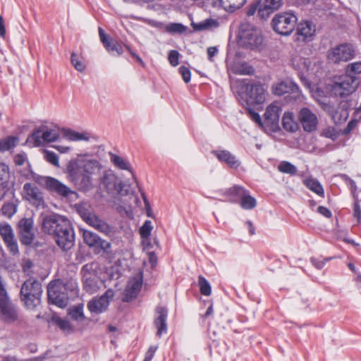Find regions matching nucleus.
Returning a JSON list of instances; mask_svg holds the SVG:
<instances>
[{"mask_svg": "<svg viewBox=\"0 0 361 361\" xmlns=\"http://www.w3.org/2000/svg\"><path fill=\"white\" fill-rule=\"evenodd\" d=\"M42 231L51 235L63 250H70L75 242V233L70 221L56 213L42 214L39 216Z\"/></svg>", "mask_w": 361, "mask_h": 361, "instance_id": "obj_1", "label": "nucleus"}, {"mask_svg": "<svg viewBox=\"0 0 361 361\" xmlns=\"http://www.w3.org/2000/svg\"><path fill=\"white\" fill-rule=\"evenodd\" d=\"M347 73L340 76L331 87V94L335 97H345L353 94L358 87L356 75L361 69H346Z\"/></svg>", "mask_w": 361, "mask_h": 361, "instance_id": "obj_2", "label": "nucleus"}, {"mask_svg": "<svg viewBox=\"0 0 361 361\" xmlns=\"http://www.w3.org/2000/svg\"><path fill=\"white\" fill-rule=\"evenodd\" d=\"M73 288L71 282L64 283L60 279L51 281L47 286L49 303L60 308L66 307L69 302L68 291L73 290Z\"/></svg>", "mask_w": 361, "mask_h": 361, "instance_id": "obj_3", "label": "nucleus"}, {"mask_svg": "<svg viewBox=\"0 0 361 361\" xmlns=\"http://www.w3.org/2000/svg\"><path fill=\"white\" fill-rule=\"evenodd\" d=\"M36 183L47 190L51 195L61 199L69 200L76 196L77 192L55 178L37 176L35 178Z\"/></svg>", "mask_w": 361, "mask_h": 361, "instance_id": "obj_4", "label": "nucleus"}, {"mask_svg": "<svg viewBox=\"0 0 361 361\" xmlns=\"http://www.w3.org/2000/svg\"><path fill=\"white\" fill-rule=\"evenodd\" d=\"M42 293L41 283L32 278L23 283L20 292L21 300L30 309H33L40 303Z\"/></svg>", "mask_w": 361, "mask_h": 361, "instance_id": "obj_5", "label": "nucleus"}, {"mask_svg": "<svg viewBox=\"0 0 361 361\" xmlns=\"http://www.w3.org/2000/svg\"><path fill=\"white\" fill-rule=\"evenodd\" d=\"M238 39V42L241 46L250 49L259 48L263 42L260 30L248 23L240 25Z\"/></svg>", "mask_w": 361, "mask_h": 361, "instance_id": "obj_6", "label": "nucleus"}, {"mask_svg": "<svg viewBox=\"0 0 361 361\" xmlns=\"http://www.w3.org/2000/svg\"><path fill=\"white\" fill-rule=\"evenodd\" d=\"M247 80L245 79L243 82L245 83V102L247 106H253L257 107V110L262 109V104L265 102L267 92L264 85L259 83L250 85Z\"/></svg>", "mask_w": 361, "mask_h": 361, "instance_id": "obj_7", "label": "nucleus"}, {"mask_svg": "<svg viewBox=\"0 0 361 361\" xmlns=\"http://www.w3.org/2000/svg\"><path fill=\"white\" fill-rule=\"evenodd\" d=\"M66 173L68 178L78 187L80 190L87 192L92 188V177L80 171L78 160L72 159L67 164Z\"/></svg>", "mask_w": 361, "mask_h": 361, "instance_id": "obj_8", "label": "nucleus"}, {"mask_svg": "<svg viewBox=\"0 0 361 361\" xmlns=\"http://www.w3.org/2000/svg\"><path fill=\"white\" fill-rule=\"evenodd\" d=\"M0 320L8 324L21 322L20 311L8 295L0 296Z\"/></svg>", "mask_w": 361, "mask_h": 361, "instance_id": "obj_9", "label": "nucleus"}, {"mask_svg": "<svg viewBox=\"0 0 361 361\" xmlns=\"http://www.w3.org/2000/svg\"><path fill=\"white\" fill-rule=\"evenodd\" d=\"M59 137V133L56 130L41 126L27 137L26 144L30 147H39L47 142H55Z\"/></svg>", "mask_w": 361, "mask_h": 361, "instance_id": "obj_10", "label": "nucleus"}, {"mask_svg": "<svg viewBox=\"0 0 361 361\" xmlns=\"http://www.w3.org/2000/svg\"><path fill=\"white\" fill-rule=\"evenodd\" d=\"M297 17L291 13H280L273 18L271 25L273 30L281 35H289L294 30Z\"/></svg>", "mask_w": 361, "mask_h": 361, "instance_id": "obj_11", "label": "nucleus"}, {"mask_svg": "<svg viewBox=\"0 0 361 361\" xmlns=\"http://www.w3.org/2000/svg\"><path fill=\"white\" fill-rule=\"evenodd\" d=\"M16 232L20 243L25 246H30L34 243L36 235V229L32 218H22L16 224Z\"/></svg>", "mask_w": 361, "mask_h": 361, "instance_id": "obj_12", "label": "nucleus"}, {"mask_svg": "<svg viewBox=\"0 0 361 361\" xmlns=\"http://www.w3.org/2000/svg\"><path fill=\"white\" fill-rule=\"evenodd\" d=\"M80 274L82 278L83 289L91 294L96 293L99 288V277L95 264L93 263L85 264L80 270Z\"/></svg>", "mask_w": 361, "mask_h": 361, "instance_id": "obj_13", "label": "nucleus"}, {"mask_svg": "<svg viewBox=\"0 0 361 361\" xmlns=\"http://www.w3.org/2000/svg\"><path fill=\"white\" fill-rule=\"evenodd\" d=\"M274 94L286 96V99L288 102H295L300 99L301 91L298 85L291 80H285L276 84L273 87Z\"/></svg>", "mask_w": 361, "mask_h": 361, "instance_id": "obj_14", "label": "nucleus"}, {"mask_svg": "<svg viewBox=\"0 0 361 361\" xmlns=\"http://www.w3.org/2000/svg\"><path fill=\"white\" fill-rule=\"evenodd\" d=\"M354 55L355 50L351 44H341L329 51L327 57L334 63H338L351 60Z\"/></svg>", "mask_w": 361, "mask_h": 361, "instance_id": "obj_15", "label": "nucleus"}, {"mask_svg": "<svg viewBox=\"0 0 361 361\" xmlns=\"http://www.w3.org/2000/svg\"><path fill=\"white\" fill-rule=\"evenodd\" d=\"M114 297V291L111 288L107 289L99 298H94L87 303V308L92 313L100 314L106 311L110 301Z\"/></svg>", "mask_w": 361, "mask_h": 361, "instance_id": "obj_16", "label": "nucleus"}, {"mask_svg": "<svg viewBox=\"0 0 361 361\" xmlns=\"http://www.w3.org/2000/svg\"><path fill=\"white\" fill-rule=\"evenodd\" d=\"M23 192L25 199L32 206L37 209L45 207L43 193L38 187L30 183H26L23 185Z\"/></svg>", "mask_w": 361, "mask_h": 361, "instance_id": "obj_17", "label": "nucleus"}, {"mask_svg": "<svg viewBox=\"0 0 361 361\" xmlns=\"http://www.w3.org/2000/svg\"><path fill=\"white\" fill-rule=\"evenodd\" d=\"M83 240L85 244L97 253L102 250L106 252L111 247L110 243L102 240L97 234L90 231H84Z\"/></svg>", "mask_w": 361, "mask_h": 361, "instance_id": "obj_18", "label": "nucleus"}, {"mask_svg": "<svg viewBox=\"0 0 361 361\" xmlns=\"http://www.w3.org/2000/svg\"><path fill=\"white\" fill-rule=\"evenodd\" d=\"M298 120L306 132H312L316 130V115L308 108L304 107L298 114Z\"/></svg>", "mask_w": 361, "mask_h": 361, "instance_id": "obj_19", "label": "nucleus"}, {"mask_svg": "<svg viewBox=\"0 0 361 361\" xmlns=\"http://www.w3.org/2000/svg\"><path fill=\"white\" fill-rule=\"evenodd\" d=\"M316 32L315 25L310 20H305L298 25L296 34L299 41H311Z\"/></svg>", "mask_w": 361, "mask_h": 361, "instance_id": "obj_20", "label": "nucleus"}, {"mask_svg": "<svg viewBox=\"0 0 361 361\" xmlns=\"http://www.w3.org/2000/svg\"><path fill=\"white\" fill-rule=\"evenodd\" d=\"M156 317L154 324L157 329V335L161 337L163 333L167 330L166 319L168 317V310L163 306H157L155 310Z\"/></svg>", "mask_w": 361, "mask_h": 361, "instance_id": "obj_21", "label": "nucleus"}, {"mask_svg": "<svg viewBox=\"0 0 361 361\" xmlns=\"http://www.w3.org/2000/svg\"><path fill=\"white\" fill-rule=\"evenodd\" d=\"M142 288V281L133 279L130 281L123 293L122 301L129 302L137 298Z\"/></svg>", "mask_w": 361, "mask_h": 361, "instance_id": "obj_22", "label": "nucleus"}, {"mask_svg": "<svg viewBox=\"0 0 361 361\" xmlns=\"http://www.w3.org/2000/svg\"><path fill=\"white\" fill-rule=\"evenodd\" d=\"M99 32L100 39L109 52L117 55L123 52V47L121 43L106 36L101 27L99 28Z\"/></svg>", "mask_w": 361, "mask_h": 361, "instance_id": "obj_23", "label": "nucleus"}, {"mask_svg": "<svg viewBox=\"0 0 361 361\" xmlns=\"http://www.w3.org/2000/svg\"><path fill=\"white\" fill-rule=\"evenodd\" d=\"M246 189L240 185H234L226 189L223 193L226 200L231 203H240Z\"/></svg>", "mask_w": 361, "mask_h": 361, "instance_id": "obj_24", "label": "nucleus"}, {"mask_svg": "<svg viewBox=\"0 0 361 361\" xmlns=\"http://www.w3.org/2000/svg\"><path fill=\"white\" fill-rule=\"evenodd\" d=\"M282 5V0H265L258 10V15L267 19L271 13L278 10Z\"/></svg>", "mask_w": 361, "mask_h": 361, "instance_id": "obj_25", "label": "nucleus"}, {"mask_svg": "<svg viewBox=\"0 0 361 361\" xmlns=\"http://www.w3.org/2000/svg\"><path fill=\"white\" fill-rule=\"evenodd\" d=\"M212 154L220 161L226 163L231 168L236 169L240 166V162L235 157L227 150H214Z\"/></svg>", "mask_w": 361, "mask_h": 361, "instance_id": "obj_26", "label": "nucleus"}, {"mask_svg": "<svg viewBox=\"0 0 361 361\" xmlns=\"http://www.w3.org/2000/svg\"><path fill=\"white\" fill-rule=\"evenodd\" d=\"M78 169L81 172L92 176L98 173L101 169V165L97 160H88L86 161H78Z\"/></svg>", "mask_w": 361, "mask_h": 361, "instance_id": "obj_27", "label": "nucleus"}, {"mask_svg": "<svg viewBox=\"0 0 361 361\" xmlns=\"http://www.w3.org/2000/svg\"><path fill=\"white\" fill-rule=\"evenodd\" d=\"M281 109L275 104L269 105L264 114V121L267 125L278 124Z\"/></svg>", "mask_w": 361, "mask_h": 361, "instance_id": "obj_28", "label": "nucleus"}, {"mask_svg": "<svg viewBox=\"0 0 361 361\" xmlns=\"http://www.w3.org/2000/svg\"><path fill=\"white\" fill-rule=\"evenodd\" d=\"M351 104L348 101L341 102L338 106L336 107L338 114L333 116V121L334 123H341L347 120L349 116V109Z\"/></svg>", "mask_w": 361, "mask_h": 361, "instance_id": "obj_29", "label": "nucleus"}, {"mask_svg": "<svg viewBox=\"0 0 361 361\" xmlns=\"http://www.w3.org/2000/svg\"><path fill=\"white\" fill-rule=\"evenodd\" d=\"M283 128L288 132L295 133L299 129L298 122L294 120V115L292 112H286L282 118Z\"/></svg>", "mask_w": 361, "mask_h": 361, "instance_id": "obj_30", "label": "nucleus"}, {"mask_svg": "<svg viewBox=\"0 0 361 361\" xmlns=\"http://www.w3.org/2000/svg\"><path fill=\"white\" fill-rule=\"evenodd\" d=\"M191 26L195 31H202L209 30L212 27H216L219 26V22L212 18H207L200 23L192 22Z\"/></svg>", "mask_w": 361, "mask_h": 361, "instance_id": "obj_31", "label": "nucleus"}, {"mask_svg": "<svg viewBox=\"0 0 361 361\" xmlns=\"http://www.w3.org/2000/svg\"><path fill=\"white\" fill-rule=\"evenodd\" d=\"M87 224L105 234H108L111 231V228L109 225L104 221L100 219L96 215L92 216V219H90V222Z\"/></svg>", "mask_w": 361, "mask_h": 361, "instance_id": "obj_32", "label": "nucleus"}, {"mask_svg": "<svg viewBox=\"0 0 361 361\" xmlns=\"http://www.w3.org/2000/svg\"><path fill=\"white\" fill-rule=\"evenodd\" d=\"M10 170L7 164L0 162V186L6 190L9 188Z\"/></svg>", "mask_w": 361, "mask_h": 361, "instance_id": "obj_33", "label": "nucleus"}, {"mask_svg": "<svg viewBox=\"0 0 361 361\" xmlns=\"http://www.w3.org/2000/svg\"><path fill=\"white\" fill-rule=\"evenodd\" d=\"M221 6L227 11L233 12L241 8L246 0H219Z\"/></svg>", "mask_w": 361, "mask_h": 361, "instance_id": "obj_34", "label": "nucleus"}, {"mask_svg": "<svg viewBox=\"0 0 361 361\" xmlns=\"http://www.w3.org/2000/svg\"><path fill=\"white\" fill-rule=\"evenodd\" d=\"M239 204L243 209L251 210L257 205V200L250 195V191L246 190Z\"/></svg>", "mask_w": 361, "mask_h": 361, "instance_id": "obj_35", "label": "nucleus"}, {"mask_svg": "<svg viewBox=\"0 0 361 361\" xmlns=\"http://www.w3.org/2000/svg\"><path fill=\"white\" fill-rule=\"evenodd\" d=\"M117 178L111 173H106L102 178V183L109 192H112L116 187Z\"/></svg>", "mask_w": 361, "mask_h": 361, "instance_id": "obj_36", "label": "nucleus"}, {"mask_svg": "<svg viewBox=\"0 0 361 361\" xmlns=\"http://www.w3.org/2000/svg\"><path fill=\"white\" fill-rule=\"evenodd\" d=\"M75 207L77 212L86 223H89L90 219L95 215L90 211L87 204L85 203L76 204Z\"/></svg>", "mask_w": 361, "mask_h": 361, "instance_id": "obj_37", "label": "nucleus"}, {"mask_svg": "<svg viewBox=\"0 0 361 361\" xmlns=\"http://www.w3.org/2000/svg\"><path fill=\"white\" fill-rule=\"evenodd\" d=\"M166 31L170 34L182 35L188 30V27L179 23H171L165 27Z\"/></svg>", "mask_w": 361, "mask_h": 361, "instance_id": "obj_38", "label": "nucleus"}, {"mask_svg": "<svg viewBox=\"0 0 361 361\" xmlns=\"http://www.w3.org/2000/svg\"><path fill=\"white\" fill-rule=\"evenodd\" d=\"M52 321L57 326H59L63 331L71 333L73 331V328L71 324L67 319H62L59 317H53Z\"/></svg>", "mask_w": 361, "mask_h": 361, "instance_id": "obj_39", "label": "nucleus"}, {"mask_svg": "<svg viewBox=\"0 0 361 361\" xmlns=\"http://www.w3.org/2000/svg\"><path fill=\"white\" fill-rule=\"evenodd\" d=\"M111 162L118 169L122 170L130 171V164L122 157L114 154H110Z\"/></svg>", "mask_w": 361, "mask_h": 361, "instance_id": "obj_40", "label": "nucleus"}, {"mask_svg": "<svg viewBox=\"0 0 361 361\" xmlns=\"http://www.w3.org/2000/svg\"><path fill=\"white\" fill-rule=\"evenodd\" d=\"M278 169L280 172L292 176L297 173L296 166L286 161H281L278 166Z\"/></svg>", "mask_w": 361, "mask_h": 361, "instance_id": "obj_41", "label": "nucleus"}, {"mask_svg": "<svg viewBox=\"0 0 361 361\" xmlns=\"http://www.w3.org/2000/svg\"><path fill=\"white\" fill-rule=\"evenodd\" d=\"M198 286L202 295L206 296L210 295L212 292L211 286L209 281L201 275L198 276Z\"/></svg>", "mask_w": 361, "mask_h": 361, "instance_id": "obj_42", "label": "nucleus"}, {"mask_svg": "<svg viewBox=\"0 0 361 361\" xmlns=\"http://www.w3.org/2000/svg\"><path fill=\"white\" fill-rule=\"evenodd\" d=\"M317 104H319V106L331 116L332 120L333 116L338 114L336 107L330 102L320 101L317 99Z\"/></svg>", "mask_w": 361, "mask_h": 361, "instance_id": "obj_43", "label": "nucleus"}, {"mask_svg": "<svg viewBox=\"0 0 361 361\" xmlns=\"http://www.w3.org/2000/svg\"><path fill=\"white\" fill-rule=\"evenodd\" d=\"M68 314L73 320L82 321L85 319L82 305L80 304L75 306L73 309L70 310Z\"/></svg>", "mask_w": 361, "mask_h": 361, "instance_id": "obj_44", "label": "nucleus"}, {"mask_svg": "<svg viewBox=\"0 0 361 361\" xmlns=\"http://www.w3.org/2000/svg\"><path fill=\"white\" fill-rule=\"evenodd\" d=\"M64 135L69 140L73 141L76 140H88L89 137L85 133H80L78 132H75L71 129H67L64 130Z\"/></svg>", "mask_w": 361, "mask_h": 361, "instance_id": "obj_45", "label": "nucleus"}, {"mask_svg": "<svg viewBox=\"0 0 361 361\" xmlns=\"http://www.w3.org/2000/svg\"><path fill=\"white\" fill-rule=\"evenodd\" d=\"M15 140L16 138L13 137H8L6 138L0 139V151H7L15 147Z\"/></svg>", "mask_w": 361, "mask_h": 361, "instance_id": "obj_46", "label": "nucleus"}, {"mask_svg": "<svg viewBox=\"0 0 361 361\" xmlns=\"http://www.w3.org/2000/svg\"><path fill=\"white\" fill-rule=\"evenodd\" d=\"M152 230V226L151 221H145L142 227L140 228V234L141 238L143 239H147L151 234Z\"/></svg>", "mask_w": 361, "mask_h": 361, "instance_id": "obj_47", "label": "nucleus"}, {"mask_svg": "<svg viewBox=\"0 0 361 361\" xmlns=\"http://www.w3.org/2000/svg\"><path fill=\"white\" fill-rule=\"evenodd\" d=\"M0 234L4 241L14 237L13 229L9 224L0 225Z\"/></svg>", "mask_w": 361, "mask_h": 361, "instance_id": "obj_48", "label": "nucleus"}, {"mask_svg": "<svg viewBox=\"0 0 361 361\" xmlns=\"http://www.w3.org/2000/svg\"><path fill=\"white\" fill-rule=\"evenodd\" d=\"M4 243L13 255H16L19 253L18 243L15 237L4 240Z\"/></svg>", "mask_w": 361, "mask_h": 361, "instance_id": "obj_49", "label": "nucleus"}, {"mask_svg": "<svg viewBox=\"0 0 361 361\" xmlns=\"http://www.w3.org/2000/svg\"><path fill=\"white\" fill-rule=\"evenodd\" d=\"M257 106L254 107L253 106H247L246 111L249 117L255 123L259 125H262V119L259 114L254 110V108L257 109Z\"/></svg>", "mask_w": 361, "mask_h": 361, "instance_id": "obj_50", "label": "nucleus"}, {"mask_svg": "<svg viewBox=\"0 0 361 361\" xmlns=\"http://www.w3.org/2000/svg\"><path fill=\"white\" fill-rule=\"evenodd\" d=\"M255 73V69H228V74L231 79V75H252Z\"/></svg>", "mask_w": 361, "mask_h": 361, "instance_id": "obj_51", "label": "nucleus"}, {"mask_svg": "<svg viewBox=\"0 0 361 361\" xmlns=\"http://www.w3.org/2000/svg\"><path fill=\"white\" fill-rule=\"evenodd\" d=\"M338 133L334 127H327L321 133V136L336 140L338 137Z\"/></svg>", "mask_w": 361, "mask_h": 361, "instance_id": "obj_52", "label": "nucleus"}, {"mask_svg": "<svg viewBox=\"0 0 361 361\" xmlns=\"http://www.w3.org/2000/svg\"><path fill=\"white\" fill-rule=\"evenodd\" d=\"M45 159L55 166H59V157L57 154L51 151L44 152Z\"/></svg>", "mask_w": 361, "mask_h": 361, "instance_id": "obj_53", "label": "nucleus"}, {"mask_svg": "<svg viewBox=\"0 0 361 361\" xmlns=\"http://www.w3.org/2000/svg\"><path fill=\"white\" fill-rule=\"evenodd\" d=\"M317 213L329 219L333 217L331 211L324 206H317Z\"/></svg>", "mask_w": 361, "mask_h": 361, "instance_id": "obj_54", "label": "nucleus"}, {"mask_svg": "<svg viewBox=\"0 0 361 361\" xmlns=\"http://www.w3.org/2000/svg\"><path fill=\"white\" fill-rule=\"evenodd\" d=\"M178 52L172 50L169 54V61L172 66H176L178 64Z\"/></svg>", "mask_w": 361, "mask_h": 361, "instance_id": "obj_55", "label": "nucleus"}, {"mask_svg": "<svg viewBox=\"0 0 361 361\" xmlns=\"http://www.w3.org/2000/svg\"><path fill=\"white\" fill-rule=\"evenodd\" d=\"M3 212L5 214H8V215H12L16 212V206L13 204H4L2 207Z\"/></svg>", "mask_w": 361, "mask_h": 361, "instance_id": "obj_56", "label": "nucleus"}, {"mask_svg": "<svg viewBox=\"0 0 361 361\" xmlns=\"http://www.w3.org/2000/svg\"><path fill=\"white\" fill-rule=\"evenodd\" d=\"M179 73L182 75L183 80L188 83L190 81L191 73L190 69H179Z\"/></svg>", "mask_w": 361, "mask_h": 361, "instance_id": "obj_57", "label": "nucleus"}, {"mask_svg": "<svg viewBox=\"0 0 361 361\" xmlns=\"http://www.w3.org/2000/svg\"><path fill=\"white\" fill-rule=\"evenodd\" d=\"M157 347L150 346L147 353H145V361H151L153 358L154 353L157 350Z\"/></svg>", "mask_w": 361, "mask_h": 361, "instance_id": "obj_58", "label": "nucleus"}, {"mask_svg": "<svg viewBox=\"0 0 361 361\" xmlns=\"http://www.w3.org/2000/svg\"><path fill=\"white\" fill-rule=\"evenodd\" d=\"M304 184L311 190L316 192V180L311 178L304 180Z\"/></svg>", "mask_w": 361, "mask_h": 361, "instance_id": "obj_59", "label": "nucleus"}, {"mask_svg": "<svg viewBox=\"0 0 361 361\" xmlns=\"http://www.w3.org/2000/svg\"><path fill=\"white\" fill-rule=\"evenodd\" d=\"M354 216L357 219L358 223L361 222V208L358 202L354 203Z\"/></svg>", "mask_w": 361, "mask_h": 361, "instance_id": "obj_60", "label": "nucleus"}, {"mask_svg": "<svg viewBox=\"0 0 361 361\" xmlns=\"http://www.w3.org/2000/svg\"><path fill=\"white\" fill-rule=\"evenodd\" d=\"M25 161V156L24 154H18L14 157L15 164L17 166H22Z\"/></svg>", "mask_w": 361, "mask_h": 361, "instance_id": "obj_61", "label": "nucleus"}, {"mask_svg": "<svg viewBox=\"0 0 361 361\" xmlns=\"http://www.w3.org/2000/svg\"><path fill=\"white\" fill-rule=\"evenodd\" d=\"M356 121L355 120L350 121L347 126L343 130V134L347 135L350 133L352 130L355 127Z\"/></svg>", "mask_w": 361, "mask_h": 361, "instance_id": "obj_62", "label": "nucleus"}, {"mask_svg": "<svg viewBox=\"0 0 361 361\" xmlns=\"http://www.w3.org/2000/svg\"><path fill=\"white\" fill-rule=\"evenodd\" d=\"M71 60L73 66L75 68H78V66L81 65L79 56L77 54H72Z\"/></svg>", "mask_w": 361, "mask_h": 361, "instance_id": "obj_63", "label": "nucleus"}, {"mask_svg": "<svg viewBox=\"0 0 361 361\" xmlns=\"http://www.w3.org/2000/svg\"><path fill=\"white\" fill-rule=\"evenodd\" d=\"M218 52V49L215 47H210L207 49L208 59L212 60V57L214 56Z\"/></svg>", "mask_w": 361, "mask_h": 361, "instance_id": "obj_64", "label": "nucleus"}]
</instances>
